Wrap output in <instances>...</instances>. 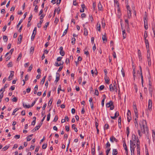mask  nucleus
I'll return each mask as SVG.
<instances>
[{"mask_svg":"<svg viewBox=\"0 0 155 155\" xmlns=\"http://www.w3.org/2000/svg\"><path fill=\"white\" fill-rule=\"evenodd\" d=\"M140 125L142 133L145 134L146 132H148V130L147 126V122L146 120H143L142 123L141 124H140Z\"/></svg>","mask_w":155,"mask_h":155,"instance_id":"f257e3e1","label":"nucleus"},{"mask_svg":"<svg viewBox=\"0 0 155 155\" xmlns=\"http://www.w3.org/2000/svg\"><path fill=\"white\" fill-rule=\"evenodd\" d=\"M152 101L149 99L148 101V108L145 110V113L147 117H149V114L150 112L152 110Z\"/></svg>","mask_w":155,"mask_h":155,"instance_id":"f03ea898","label":"nucleus"},{"mask_svg":"<svg viewBox=\"0 0 155 155\" xmlns=\"http://www.w3.org/2000/svg\"><path fill=\"white\" fill-rule=\"evenodd\" d=\"M106 106L107 107H110V110H113L114 108L113 102L112 101H110L109 102L107 103L106 104Z\"/></svg>","mask_w":155,"mask_h":155,"instance_id":"7ed1b4c3","label":"nucleus"},{"mask_svg":"<svg viewBox=\"0 0 155 155\" xmlns=\"http://www.w3.org/2000/svg\"><path fill=\"white\" fill-rule=\"evenodd\" d=\"M136 142H134L133 141L130 140V150H135V148L136 147L135 143Z\"/></svg>","mask_w":155,"mask_h":155,"instance_id":"20e7f679","label":"nucleus"},{"mask_svg":"<svg viewBox=\"0 0 155 155\" xmlns=\"http://www.w3.org/2000/svg\"><path fill=\"white\" fill-rule=\"evenodd\" d=\"M137 155H140V141L139 140L137 137Z\"/></svg>","mask_w":155,"mask_h":155,"instance_id":"39448f33","label":"nucleus"},{"mask_svg":"<svg viewBox=\"0 0 155 155\" xmlns=\"http://www.w3.org/2000/svg\"><path fill=\"white\" fill-rule=\"evenodd\" d=\"M127 119L128 122H130L131 120V113L130 111L128 110L127 113Z\"/></svg>","mask_w":155,"mask_h":155,"instance_id":"423d86ee","label":"nucleus"},{"mask_svg":"<svg viewBox=\"0 0 155 155\" xmlns=\"http://www.w3.org/2000/svg\"><path fill=\"white\" fill-rule=\"evenodd\" d=\"M147 58L148 59V63L149 62V60H150V52L149 51V48H147Z\"/></svg>","mask_w":155,"mask_h":155,"instance_id":"0eeeda50","label":"nucleus"},{"mask_svg":"<svg viewBox=\"0 0 155 155\" xmlns=\"http://www.w3.org/2000/svg\"><path fill=\"white\" fill-rule=\"evenodd\" d=\"M126 24H125V26L126 28H127V31L129 29V24L128 19H126L125 20Z\"/></svg>","mask_w":155,"mask_h":155,"instance_id":"6e6552de","label":"nucleus"},{"mask_svg":"<svg viewBox=\"0 0 155 155\" xmlns=\"http://www.w3.org/2000/svg\"><path fill=\"white\" fill-rule=\"evenodd\" d=\"M59 50L60 54L62 56H64L65 54V52L64 51H63V48L62 46L60 48Z\"/></svg>","mask_w":155,"mask_h":155,"instance_id":"1a4fd4ad","label":"nucleus"},{"mask_svg":"<svg viewBox=\"0 0 155 155\" xmlns=\"http://www.w3.org/2000/svg\"><path fill=\"white\" fill-rule=\"evenodd\" d=\"M110 141L112 142H113L114 141L117 142L118 141V140L117 139H116L115 137H114L113 136H112L110 138Z\"/></svg>","mask_w":155,"mask_h":155,"instance_id":"9d476101","label":"nucleus"},{"mask_svg":"<svg viewBox=\"0 0 155 155\" xmlns=\"http://www.w3.org/2000/svg\"><path fill=\"white\" fill-rule=\"evenodd\" d=\"M117 15L118 16V18H120L121 15V13L120 10L119 8H117Z\"/></svg>","mask_w":155,"mask_h":155,"instance_id":"9b49d317","label":"nucleus"},{"mask_svg":"<svg viewBox=\"0 0 155 155\" xmlns=\"http://www.w3.org/2000/svg\"><path fill=\"white\" fill-rule=\"evenodd\" d=\"M114 5L115 7H117V8H119V3L118 2V0H114Z\"/></svg>","mask_w":155,"mask_h":155,"instance_id":"f8f14e48","label":"nucleus"},{"mask_svg":"<svg viewBox=\"0 0 155 155\" xmlns=\"http://www.w3.org/2000/svg\"><path fill=\"white\" fill-rule=\"evenodd\" d=\"M14 71H11L10 74L8 78L9 81H10L12 80V77L14 76Z\"/></svg>","mask_w":155,"mask_h":155,"instance_id":"ddd939ff","label":"nucleus"},{"mask_svg":"<svg viewBox=\"0 0 155 155\" xmlns=\"http://www.w3.org/2000/svg\"><path fill=\"white\" fill-rule=\"evenodd\" d=\"M102 39L104 41H107V38H106V34L105 33L104 35H102Z\"/></svg>","mask_w":155,"mask_h":155,"instance_id":"4468645a","label":"nucleus"},{"mask_svg":"<svg viewBox=\"0 0 155 155\" xmlns=\"http://www.w3.org/2000/svg\"><path fill=\"white\" fill-rule=\"evenodd\" d=\"M98 10L100 11H101L102 10V6L100 2L98 4Z\"/></svg>","mask_w":155,"mask_h":155,"instance_id":"2eb2a0df","label":"nucleus"},{"mask_svg":"<svg viewBox=\"0 0 155 155\" xmlns=\"http://www.w3.org/2000/svg\"><path fill=\"white\" fill-rule=\"evenodd\" d=\"M145 39V41L146 44V48H149V44L148 42V40L146 38Z\"/></svg>","mask_w":155,"mask_h":155,"instance_id":"dca6fc26","label":"nucleus"},{"mask_svg":"<svg viewBox=\"0 0 155 155\" xmlns=\"http://www.w3.org/2000/svg\"><path fill=\"white\" fill-rule=\"evenodd\" d=\"M63 64L62 62L58 61L55 62V65L56 66H59Z\"/></svg>","mask_w":155,"mask_h":155,"instance_id":"f3484780","label":"nucleus"},{"mask_svg":"<svg viewBox=\"0 0 155 155\" xmlns=\"http://www.w3.org/2000/svg\"><path fill=\"white\" fill-rule=\"evenodd\" d=\"M97 30L99 31H100L101 30V25L99 22H98L97 25Z\"/></svg>","mask_w":155,"mask_h":155,"instance_id":"a211bd4d","label":"nucleus"},{"mask_svg":"<svg viewBox=\"0 0 155 155\" xmlns=\"http://www.w3.org/2000/svg\"><path fill=\"white\" fill-rule=\"evenodd\" d=\"M22 37L21 35H20L18 38V44H20L21 41V40L22 38Z\"/></svg>","mask_w":155,"mask_h":155,"instance_id":"6ab92c4d","label":"nucleus"},{"mask_svg":"<svg viewBox=\"0 0 155 155\" xmlns=\"http://www.w3.org/2000/svg\"><path fill=\"white\" fill-rule=\"evenodd\" d=\"M104 79L106 83L107 84H109V79L108 77H107V76H105L104 78Z\"/></svg>","mask_w":155,"mask_h":155,"instance_id":"aec40b11","label":"nucleus"},{"mask_svg":"<svg viewBox=\"0 0 155 155\" xmlns=\"http://www.w3.org/2000/svg\"><path fill=\"white\" fill-rule=\"evenodd\" d=\"M144 27L145 30H147L148 28V23L147 21L144 22Z\"/></svg>","mask_w":155,"mask_h":155,"instance_id":"412c9836","label":"nucleus"},{"mask_svg":"<svg viewBox=\"0 0 155 155\" xmlns=\"http://www.w3.org/2000/svg\"><path fill=\"white\" fill-rule=\"evenodd\" d=\"M117 153V149H113V155H116Z\"/></svg>","mask_w":155,"mask_h":155,"instance_id":"4be33fe9","label":"nucleus"},{"mask_svg":"<svg viewBox=\"0 0 155 155\" xmlns=\"http://www.w3.org/2000/svg\"><path fill=\"white\" fill-rule=\"evenodd\" d=\"M59 74L58 73H56V79L55 81V82H57L59 80Z\"/></svg>","mask_w":155,"mask_h":155,"instance_id":"5701e85b","label":"nucleus"},{"mask_svg":"<svg viewBox=\"0 0 155 155\" xmlns=\"http://www.w3.org/2000/svg\"><path fill=\"white\" fill-rule=\"evenodd\" d=\"M36 33L33 32V33L31 36V41H33L35 38V35Z\"/></svg>","mask_w":155,"mask_h":155,"instance_id":"b1692460","label":"nucleus"},{"mask_svg":"<svg viewBox=\"0 0 155 155\" xmlns=\"http://www.w3.org/2000/svg\"><path fill=\"white\" fill-rule=\"evenodd\" d=\"M33 135V134H31L28 135L26 138L27 141H29L31 139V137Z\"/></svg>","mask_w":155,"mask_h":155,"instance_id":"393cba45","label":"nucleus"},{"mask_svg":"<svg viewBox=\"0 0 155 155\" xmlns=\"http://www.w3.org/2000/svg\"><path fill=\"white\" fill-rule=\"evenodd\" d=\"M138 54L139 59H142V55H141L140 51L139 49L138 50Z\"/></svg>","mask_w":155,"mask_h":155,"instance_id":"a878e982","label":"nucleus"},{"mask_svg":"<svg viewBox=\"0 0 155 155\" xmlns=\"http://www.w3.org/2000/svg\"><path fill=\"white\" fill-rule=\"evenodd\" d=\"M66 121H68V117L67 116L65 117V119H62L61 120V122L62 123H63Z\"/></svg>","mask_w":155,"mask_h":155,"instance_id":"bb28decb","label":"nucleus"},{"mask_svg":"<svg viewBox=\"0 0 155 155\" xmlns=\"http://www.w3.org/2000/svg\"><path fill=\"white\" fill-rule=\"evenodd\" d=\"M75 125L73 124L72 126V128L75 131L77 132L78 131V129L77 128L75 127Z\"/></svg>","mask_w":155,"mask_h":155,"instance_id":"cd10ccee","label":"nucleus"},{"mask_svg":"<svg viewBox=\"0 0 155 155\" xmlns=\"http://www.w3.org/2000/svg\"><path fill=\"white\" fill-rule=\"evenodd\" d=\"M84 35L87 36L88 35V31L87 29L85 28H84Z\"/></svg>","mask_w":155,"mask_h":155,"instance_id":"c85d7f7f","label":"nucleus"},{"mask_svg":"<svg viewBox=\"0 0 155 155\" xmlns=\"http://www.w3.org/2000/svg\"><path fill=\"white\" fill-rule=\"evenodd\" d=\"M131 10L127 11V16L129 18H130L131 17Z\"/></svg>","mask_w":155,"mask_h":155,"instance_id":"c756f323","label":"nucleus"},{"mask_svg":"<svg viewBox=\"0 0 155 155\" xmlns=\"http://www.w3.org/2000/svg\"><path fill=\"white\" fill-rule=\"evenodd\" d=\"M38 86L37 85H36L35 87V90L34 91V93L35 94H37V91L38 90Z\"/></svg>","mask_w":155,"mask_h":155,"instance_id":"7c9ffc66","label":"nucleus"},{"mask_svg":"<svg viewBox=\"0 0 155 155\" xmlns=\"http://www.w3.org/2000/svg\"><path fill=\"white\" fill-rule=\"evenodd\" d=\"M104 97L102 99L101 101V105L103 107L104 106V101L106 97V96L105 95H104Z\"/></svg>","mask_w":155,"mask_h":155,"instance_id":"2f4dec72","label":"nucleus"},{"mask_svg":"<svg viewBox=\"0 0 155 155\" xmlns=\"http://www.w3.org/2000/svg\"><path fill=\"white\" fill-rule=\"evenodd\" d=\"M132 140H131V141H133L134 142H136V136L135 135H132Z\"/></svg>","mask_w":155,"mask_h":155,"instance_id":"473e14b6","label":"nucleus"},{"mask_svg":"<svg viewBox=\"0 0 155 155\" xmlns=\"http://www.w3.org/2000/svg\"><path fill=\"white\" fill-rule=\"evenodd\" d=\"M133 108L134 109V112L136 111V112L137 111V106L135 104H134V103L133 104Z\"/></svg>","mask_w":155,"mask_h":155,"instance_id":"72a5a7b5","label":"nucleus"},{"mask_svg":"<svg viewBox=\"0 0 155 155\" xmlns=\"http://www.w3.org/2000/svg\"><path fill=\"white\" fill-rule=\"evenodd\" d=\"M140 75H141V83L143 87V76L142 74V72H141L140 73Z\"/></svg>","mask_w":155,"mask_h":155,"instance_id":"f704fd0d","label":"nucleus"},{"mask_svg":"<svg viewBox=\"0 0 155 155\" xmlns=\"http://www.w3.org/2000/svg\"><path fill=\"white\" fill-rule=\"evenodd\" d=\"M46 78V76H45L42 78V79L41 82V84H43L44 83Z\"/></svg>","mask_w":155,"mask_h":155,"instance_id":"c9c22d12","label":"nucleus"},{"mask_svg":"<svg viewBox=\"0 0 155 155\" xmlns=\"http://www.w3.org/2000/svg\"><path fill=\"white\" fill-rule=\"evenodd\" d=\"M149 90L150 93V94L151 96H152V89L151 87H149Z\"/></svg>","mask_w":155,"mask_h":155,"instance_id":"e433bc0d","label":"nucleus"},{"mask_svg":"<svg viewBox=\"0 0 155 155\" xmlns=\"http://www.w3.org/2000/svg\"><path fill=\"white\" fill-rule=\"evenodd\" d=\"M39 127L38 126H36L34 129L32 130V131L35 132V131L39 129Z\"/></svg>","mask_w":155,"mask_h":155,"instance_id":"4c0bfd02","label":"nucleus"},{"mask_svg":"<svg viewBox=\"0 0 155 155\" xmlns=\"http://www.w3.org/2000/svg\"><path fill=\"white\" fill-rule=\"evenodd\" d=\"M75 41V39L74 38H72L71 39V43L72 45L74 44Z\"/></svg>","mask_w":155,"mask_h":155,"instance_id":"58836bf2","label":"nucleus"},{"mask_svg":"<svg viewBox=\"0 0 155 155\" xmlns=\"http://www.w3.org/2000/svg\"><path fill=\"white\" fill-rule=\"evenodd\" d=\"M147 31H145L144 35V39L146 38L147 37Z\"/></svg>","mask_w":155,"mask_h":155,"instance_id":"ea45409f","label":"nucleus"},{"mask_svg":"<svg viewBox=\"0 0 155 155\" xmlns=\"http://www.w3.org/2000/svg\"><path fill=\"white\" fill-rule=\"evenodd\" d=\"M109 125L108 124H106L104 126V130H107L108 128Z\"/></svg>","mask_w":155,"mask_h":155,"instance_id":"a19ab883","label":"nucleus"},{"mask_svg":"<svg viewBox=\"0 0 155 155\" xmlns=\"http://www.w3.org/2000/svg\"><path fill=\"white\" fill-rule=\"evenodd\" d=\"M23 106L24 107L26 108H29L30 107V106L29 104L27 105L26 104H23Z\"/></svg>","mask_w":155,"mask_h":155,"instance_id":"79ce46f5","label":"nucleus"},{"mask_svg":"<svg viewBox=\"0 0 155 155\" xmlns=\"http://www.w3.org/2000/svg\"><path fill=\"white\" fill-rule=\"evenodd\" d=\"M124 150H125V153L127 155H128V151L127 147H124Z\"/></svg>","mask_w":155,"mask_h":155,"instance_id":"37998d69","label":"nucleus"},{"mask_svg":"<svg viewBox=\"0 0 155 155\" xmlns=\"http://www.w3.org/2000/svg\"><path fill=\"white\" fill-rule=\"evenodd\" d=\"M3 39L4 41L5 42H6L8 40V38L7 36H4L3 37Z\"/></svg>","mask_w":155,"mask_h":155,"instance_id":"c03bdc74","label":"nucleus"},{"mask_svg":"<svg viewBox=\"0 0 155 155\" xmlns=\"http://www.w3.org/2000/svg\"><path fill=\"white\" fill-rule=\"evenodd\" d=\"M110 91H114V88L113 87V86L112 84L110 85Z\"/></svg>","mask_w":155,"mask_h":155,"instance_id":"a18cd8bd","label":"nucleus"},{"mask_svg":"<svg viewBox=\"0 0 155 155\" xmlns=\"http://www.w3.org/2000/svg\"><path fill=\"white\" fill-rule=\"evenodd\" d=\"M95 147H94V148H93L91 150V153L93 155H94L95 153Z\"/></svg>","mask_w":155,"mask_h":155,"instance_id":"49530a36","label":"nucleus"},{"mask_svg":"<svg viewBox=\"0 0 155 155\" xmlns=\"http://www.w3.org/2000/svg\"><path fill=\"white\" fill-rule=\"evenodd\" d=\"M110 150V147H108L107 150L106 151V155H108V154Z\"/></svg>","mask_w":155,"mask_h":155,"instance_id":"de8ad7c7","label":"nucleus"},{"mask_svg":"<svg viewBox=\"0 0 155 155\" xmlns=\"http://www.w3.org/2000/svg\"><path fill=\"white\" fill-rule=\"evenodd\" d=\"M137 132H138V134L139 135V136L140 137H141L142 136V133H141L140 132V130H138V131H137Z\"/></svg>","mask_w":155,"mask_h":155,"instance_id":"09e8293b","label":"nucleus"},{"mask_svg":"<svg viewBox=\"0 0 155 155\" xmlns=\"http://www.w3.org/2000/svg\"><path fill=\"white\" fill-rule=\"evenodd\" d=\"M68 29V26L67 27V28L64 31V33L63 34V35H62V36H64L67 33V29Z\"/></svg>","mask_w":155,"mask_h":155,"instance_id":"8fccbe9b","label":"nucleus"},{"mask_svg":"<svg viewBox=\"0 0 155 155\" xmlns=\"http://www.w3.org/2000/svg\"><path fill=\"white\" fill-rule=\"evenodd\" d=\"M49 24V23L48 22H46L45 24V25L44 27V28L45 29H47V27L48 25Z\"/></svg>","mask_w":155,"mask_h":155,"instance_id":"3c124183","label":"nucleus"},{"mask_svg":"<svg viewBox=\"0 0 155 155\" xmlns=\"http://www.w3.org/2000/svg\"><path fill=\"white\" fill-rule=\"evenodd\" d=\"M21 55H22L21 54V53H20L19 54L18 57V58H17V61H19V60L21 59Z\"/></svg>","mask_w":155,"mask_h":155,"instance_id":"603ef678","label":"nucleus"},{"mask_svg":"<svg viewBox=\"0 0 155 155\" xmlns=\"http://www.w3.org/2000/svg\"><path fill=\"white\" fill-rule=\"evenodd\" d=\"M126 130H127V137H128V135H129V133H130V131L129 130V128L128 127H127Z\"/></svg>","mask_w":155,"mask_h":155,"instance_id":"864d4df0","label":"nucleus"},{"mask_svg":"<svg viewBox=\"0 0 155 155\" xmlns=\"http://www.w3.org/2000/svg\"><path fill=\"white\" fill-rule=\"evenodd\" d=\"M12 101L13 102H16L17 101V98L15 97H14L12 99Z\"/></svg>","mask_w":155,"mask_h":155,"instance_id":"5fc2aeb1","label":"nucleus"},{"mask_svg":"<svg viewBox=\"0 0 155 155\" xmlns=\"http://www.w3.org/2000/svg\"><path fill=\"white\" fill-rule=\"evenodd\" d=\"M121 72L122 73V75H123V77H124L125 76V73H124V70L123 68H122V69L121 70Z\"/></svg>","mask_w":155,"mask_h":155,"instance_id":"6e6d98bb","label":"nucleus"},{"mask_svg":"<svg viewBox=\"0 0 155 155\" xmlns=\"http://www.w3.org/2000/svg\"><path fill=\"white\" fill-rule=\"evenodd\" d=\"M9 147V146H6L4 147L2 149L4 151H5L6 150H7Z\"/></svg>","mask_w":155,"mask_h":155,"instance_id":"4d7b16f0","label":"nucleus"},{"mask_svg":"<svg viewBox=\"0 0 155 155\" xmlns=\"http://www.w3.org/2000/svg\"><path fill=\"white\" fill-rule=\"evenodd\" d=\"M119 112L118 111H116L114 114L115 117H116V118L119 116Z\"/></svg>","mask_w":155,"mask_h":155,"instance_id":"13d9d810","label":"nucleus"},{"mask_svg":"<svg viewBox=\"0 0 155 155\" xmlns=\"http://www.w3.org/2000/svg\"><path fill=\"white\" fill-rule=\"evenodd\" d=\"M12 66V62H10L8 64V67H11Z\"/></svg>","mask_w":155,"mask_h":155,"instance_id":"bf43d9fd","label":"nucleus"},{"mask_svg":"<svg viewBox=\"0 0 155 155\" xmlns=\"http://www.w3.org/2000/svg\"><path fill=\"white\" fill-rule=\"evenodd\" d=\"M95 94L96 95L98 96L99 94V93L98 90L97 89H95Z\"/></svg>","mask_w":155,"mask_h":155,"instance_id":"052dcab7","label":"nucleus"},{"mask_svg":"<svg viewBox=\"0 0 155 155\" xmlns=\"http://www.w3.org/2000/svg\"><path fill=\"white\" fill-rule=\"evenodd\" d=\"M47 144H45L42 145V148L43 149H45L47 147Z\"/></svg>","mask_w":155,"mask_h":155,"instance_id":"680f3d73","label":"nucleus"},{"mask_svg":"<svg viewBox=\"0 0 155 155\" xmlns=\"http://www.w3.org/2000/svg\"><path fill=\"white\" fill-rule=\"evenodd\" d=\"M110 143H109V142L108 141L107 142V144H106V148H108V147H110Z\"/></svg>","mask_w":155,"mask_h":155,"instance_id":"e2e57ef3","label":"nucleus"},{"mask_svg":"<svg viewBox=\"0 0 155 155\" xmlns=\"http://www.w3.org/2000/svg\"><path fill=\"white\" fill-rule=\"evenodd\" d=\"M147 20H148V18L147 17V16H146L145 17H144V18H143L144 22H145V21L147 22Z\"/></svg>","mask_w":155,"mask_h":155,"instance_id":"0e129e2a","label":"nucleus"},{"mask_svg":"<svg viewBox=\"0 0 155 155\" xmlns=\"http://www.w3.org/2000/svg\"><path fill=\"white\" fill-rule=\"evenodd\" d=\"M50 113H49L47 117V120L48 121H49L50 119Z\"/></svg>","mask_w":155,"mask_h":155,"instance_id":"69168bd1","label":"nucleus"},{"mask_svg":"<svg viewBox=\"0 0 155 155\" xmlns=\"http://www.w3.org/2000/svg\"><path fill=\"white\" fill-rule=\"evenodd\" d=\"M62 58V57H59L57 58V61H58L61 62V59Z\"/></svg>","mask_w":155,"mask_h":155,"instance_id":"338daca9","label":"nucleus"},{"mask_svg":"<svg viewBox=\"0 0 155 155\" xmlns=\"http://www.w3.org/2000/svg\"><path fill=\"white\" fill-rule=\"evenodd\" d=\"M20 137V135H16L14 136V138L17 139H19Z\"/></svg>","mask_w":155,"mask_h":155,"instance_id":"774afa93","label":"nucleus"}]
</instances>
